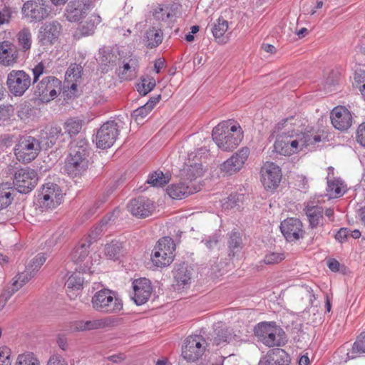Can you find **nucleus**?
I'll list each match as a JSON object with an SVG mask.
<instances>
[{"label":"nucleus","mask_w":365,"mask_h":365,"mask_svg":"<svg viewBox=\"0 0 365 365\" xmlns=\"http://www.w3.org/2000/svg\"><path fill=\"white\" fill-rule=\"evenodd\" d=\"M60 135H61V128L60 127H51L46 135V138L48 140L46 143L48 146L51 147L53 145Z\"/></svg>","instance_id":"obj_54"},{"label":"nucleus","mask_w":365,"mask_h":365,"mask_svg":"<svg viewBox=\"0 0 365 365\" xmlns=\"http://www.w3.org/2000/svg\"><path fill=\"white\" fill-rule=\"evenodd\" d=\"M38 180V174L34 170L28 168L19 169L14 174V189L20 193H29L36 186Z\"/></svg>","instance_id":"obj_12"},{"label":"nucleus","mask_w":365,"mask_h":365,"mask_svg":"<svg viewBox=\"0 0 365 365\" xmlns=\"http://www.w3.org/2000/svg\"><path fill=\"white\" fill-rule=\"evenodd\" d=\"M118 322L119 319L114 317H106L87 321L80 320L75 322L74 329L78 331H83L103 329L116 326Z\"/></svg>","instance_id":"obj_21"},{"label":"nucleus","mask_w":365,"mask_h":365,"mask_svg":"<svg viewBox=\"0 0 365 365\" xmlns=\"http://www.w3.org/2000/svg\"><path fill=\"white\" fill-rule=\"evenodd\" d=\"M90 148L84 138H79L70 143V153L65 168L69 175H77L85 171L88 166Z\"/></svg>","instance_id":"obj_2"},{"label":"nucleus","mask_w":365,"mask_h":365,"mask_svg":"<svg viewBox=\"0 0 365 365\" xmlns=\"http://www.w3.org/2000/svg\"><path fill=\"white\" fill-rule=\"evenodd\" d=\"M255 334L264 345L272 346H283L286 334L283 329L274 322H261L255 328Z\"/></svg>","instance_id":"obj_4"},{"label":"nucleus","mask_w":365,"mask_h":365,"mask_svg":"<svg viewBox=\"0 0 365 365\" xmlns=\"http://www.w3.org/2000/svg\"><path fill=\"white\" fill-rule=\"evenodd\" d=\"M235 336L236 335L232 334L231 329L218 323L215 325L211 336L207 337L206 346L208 347L225 346L230 343Z\"/></svg>","instance_id":"obj_22"},{"label":"nucleus","mask_w":365,"mask_h":365,"mask_svg":"<svg viewBox=\"0 0 365 365\" xmlns=\"http://www.w3.org/2000/svg\"><path fill=\"white\" fill-rule=\"evenodd\" d=\"M100 16L93 14L88 16L84 21L81 22L78 30L82 36H91L94 34L97 26L101 23Z\"/></svg>","instance_id":"obj_34"},{"label":"nucleus","mask_w":365,"mask_h":365,"mask_svg":"<svg viewBox=\"0 0 365 365\" xmlns=\"http://www.w3.org/2000/svg\"><path fill=\"white\" fill-rule=\"evenodd\" d=\"M98 59L101 63L103 71L107 72L110 68L120 65L121 57L117 49L103 48L99 50Z\"/></svg>","instance_id":"obj_28"},{"label":"nucleus","mask_w":365,"mask_h":365,"mask_svg":"<svg viewBox=\"0 0 365 365\" xmlns=\"http://www.w3.org/2000/svg\"><path fill=\"white\" fill-rule=\"evenodd\" d=\"M14 293V292H13L12 290L11 291L8 290L1 294V296H0V310H1L4 308V307L6 304L7 301L10 299V297H11V295Z\"/></svg>","instance_id":"obj_64"},{"label":"nucleus","mask_w":365,"mask_h":365,"mask_svg":"<svg viewBox=\"0 0 365 365\" xmlns=\"http://www.w3.org/2000/svg\"><path fill=\"white\" fill-rule=\"evenodd\" d=\"M327 191L332 197L341 196L345 192V186L340 180H327Z\"/></svg>","instance_id":"obj_46"},{"label":"nucleus","mask_w":365,"mask_h":365,"mask_svg":"<svg viewBox=\"0 0 365 365\" xmlns=\"http://www.w3.org/2000/svg\"><path fill=\"white\" fill-rule=\"evenodd\" d=\"M61 29V25L57 21L46 23L40 29L38 36L41 44L43 46L53 44L58 39Z\"/></svg>","instance_id":"obj_23"},{"label":"nucleus","mask_w":365,"mask_h":365,"mask_svg":"<svg viewBox=\"0 0 365 365\" xmlns=\"http://www.w3.org/2000/svg\"><path fill=\"white\" fill-rule=\"evenodd\" d=\"M280 230L288 242H293L303 238L304 231L302 222L297 218L290 217L281 222Z\"/></svg>","instance_id":"obj_19"},{"label":"nucleus","mask_w":365,"mask_h":365,"mask_svg":"<svg viewBox=\"0 0 365 365\" xmlns=\"http://www.w3.org/2000/svg\"><path fill=\"white\" fill-rule=\"evenodd\" d=\"M83 125V121L77 118H69L64 123L65 132L71 137L78 134Z\"/></svg>","instance_id":"obj_47"},{"label":"nucleus","mask_w":365,"mask_h":365,"mask_svg":"<svg viewBox=\"0 0 365 365\" xmlns=\"http://www.w3.org/2000/svg\"><path fill=\"white\" fill-rule=\"evenodd\" d=\"M45 73V66L42 62L38 63L33 68V83H36L39 77Z\"/></svg>","instance_id":"obj_57"},{"label":"nucleus","mask_w":365,"mask_h":365,"mask_svg":"<svg viewBox=\"0 0 365 365\" xmlns=\"http://www.w3.org/2000/svg\"><path fill=\"white\" fill-rule=\"evenodd\" d=\"M31 83L30 76L23 70H12L7 76L6 84L15 96H21Z\"/></svg>","instance_id":"obj_13"},{"label":"nucleus","mask_w":365,"mask_h":365,"mask_svg":"<svg viewBox=\"0 0 365 365\" xmlns=\"http://www.w3.org/2000/svg\"><path fill=\"white\" fill-rule=\"evenodd\" d=\"M330 118L333 126L342 131L351 127L353 120L351 112L344 106L335 107L331 112Z\"/></svg>","instance_id":"obj_24"},{"label":"nucleus","mask_w":365,"mask_h":365,"mask_svg":"<svg viewBox=\"0 0 365 365\" xmlns=\"http://www.w3.org/2000/svg\"><path fill=\"white\" fill-rule=\"evenodd\" d=\"M36 274L31 269L26 267V270L23 272L19 273L16 276V279L12 284V292H16L20 287L29 282Z\"/></svg>","instance_id":"obj_39"},{"label":"nucleus","mask_w":365,"mask_h":365,"mask_svg":"<svg viewBox=\"0 0 365 365\" xmlns=\"http://www.w3.org/2000/svg\"><path fill=\"white\" fill-rule=\"evenodd\" d=\"M115 212H112L106 216H105L100 222L98 226H96L89 234L88 237L90 238V241L91 240H96L97 237L103 232L106 229V225L110 222H113L115 220Z\"/></svg>","instance_id":"obj_40"},{"label":"nucleus","mask_w":365,"mask_h":365,"mask_svg":"<svg viewBox=\"0 0 365 365\" xmlns=\"http://www.w3.org/2000/svg\"><path fill=\"white\" fill-rule=\"evenodd\" d=\"M150 106L145 104L143 106L139 107L138 108L133 110L132 113V116L135 118L136 121L142 120L144 118H145L151 111Z\"/></svg>","instance_id":"obj_55"},{"label":"nucleus","mask_w":365,"mask_h":365,"mask_svg":"<svg viewBox=\"0 0 365 365\" xmlns=\"http://www.w3.org/2000/svg\"><path fill=\"white\" fill-rule=\"evenodd\" d=\"M232 120L222 121L212 132L213 140L223 151H231L237 148L243 138V131L239 124Z\"/></svg>","instance_id":"obj_1"},{"label":"nucleus","mask_w":365,"mask_h":365,"mask_svg":"<svg viewBox=\"0 0 365 365\" xmlns=\"http://www.w3.org/2000/svg\"><path fill=\"white\" fill-rule=\"evenodd\" d=\"M134 297H133L137 305L145 304L150 297L152 287L149 279L140 278L133 282Z\"/></svg>","instance_id":"obj_26"},{"label":"nucleus","mask_w":365,"mask_h":365,"mask_svg":"<svg viewBox=\"0 0 365 365\" xmlns=\"http://www.w3.org/2000/svg\"><path fill=\"white\" fill-rule=\"evenodd\" d=\"M61 91V81L54 76L43 78L36 85L34 94L42 102H49L54 99Z\"/></svg>","instance_id":"obj_9"},{"label":"nucleus","mask_w":365,"mask_h":365,"mask_svg":"<svg viewBox=\"0 0 365 365\" xmlns=\"http://www.w3.org/2000/svg\"><path fill=\"white\" fill-rule=\"evenodd\" d=\"M351 230L346 227H342L341 228L335 235V239L343 243L345 242L348 237L349 236Z\"/></svg>","instance_id":"obj_59"},{"label":"nucleus","mask_w":365,"mask_h":365,"mask_svg":"<svg viewBox=\"0 0 365 365\" xmlns=\"http://www.w3.org/2000/svg\"><path fill=\"white\" fill-rule=\"evenodd\" d=\"M47 259V255L45 253L38 254L27 266L33 272H36L40 269V267L45 263Z\"/></svg>","instance_id":"obj_53"},{"label":"nucleus","mask_w":365,"mask_h":365,"mask_svg":"<svg viewBox=\"0 0 365 365\" xmlns=\"http://www.w3.org/2000/svg\"><path fill=\"white\" fill-rule=\"evenodd\" d=\"M153 16L158 21H166L173 16V11L169 6H158L153 11Z\"/></svg>","instance_id":"obj_52"},{"label":"nucleus","mask_w":365,"mask_h":365,"mask_svg":"<svg viewBox=\"0 0 365 365\" xmlns=\"http://www.w3.org/2000/svg\"><path fill=\"white\" fill-rule=\"evenodd\" d=\"M339 76L336 71H331L329 73L326 80V85L328 86H334L339 83Z\"/></svg>","instance_id":"obj_61"},{"label":"nucleus","mask_w":365,"mask_h":365,"mask_svg":"<svg viewBox=\"0 0 365 365\" xmlns=\"http://www.w3.org/2000/svg\"><path fill=\"white\" fill-rule=\"evenodd\" d=\"M228 29V22L227 21L219 18L217 20V24H215L212 29V32L213 36L217 38L222 37Z\"/></svg>","instance_id":"obj_51"},{"label":"nucleus","mask_w":365,"mask_h":365,"mask_svg":"<svg viewBox=\"0 0 365 365\" xmlns=\"http://www.w3.org/2000/svg\"><path fill=\"white\" fill-rule=\"evenodd\" d=\"M304 211L308 218L310 228L314 229L319 225H323L324 209L322 207L308 206L305 208Z\"/></svg>","instance_id":"obj_32"},{"label":"nucleus","mask_w":365,"mask_h":365,"mask_svg":"<svg viewBox=\"0 0 365 365\" xmlns=\"http://www.w3.org/2000/svg\"><path fill=\"white\" fill-rule=\"evenodd\" d=\"M127 207L133 216L144 218L150 215L153 209V205L149 198L141 196L131 200Z\"/></svg>","instance_id":"obj_25"},{"label":"nucleus","mask_w":365,"mask_h":365,"mask_svg":"<svg viewBox=\"0 0 365 365\" xmlns=\"http://www.w3.org/2000/svg\"><path fill=\"white\" fill-rule=\"evenodd\" d=\"M171 175L167 172L164 173L161 170H156L148 175L147 182L153 187H163L170 182Z\"/></svg>","instance_id":"obj_36"},{"label":"nucleus","mask_w":365,"mask_h":365,"mask_svg":"<svg viewBox=\"0 0 365 365\" xmlns=\"http://www.w3.org/2000/svg\"><path fill=\"white\" fill-rule=\"evenodd\" d=\"M175 250V245L172 238L165 237L159 240L151 254L153 264L158 267L169 265L173 261Z\"/></svg>","instance_id":"obj_6"},{"label":"nucleus","mask_w":365,"mask_h":365,"mask_svg":"<svg viewBox=\"0 0 365 365\" xmlns=\"http://www.w3.org/2000/svg\"><path fill=\"white\" fill-rule=\"evenodd\" d=\"M61 197L60 187L57 184L47 182L43 185L38 203L43 211L53 210L61 204Z\"/></svg>","instance_id":"obj_11"},{"label":"nucleus","mask_w":365,"mask_h":365,"mask_svg":"<svg viewBox=\"0 0 365 365\" xmlns=\"http://www.w3.org/2000/svg\"><path fill=\"white\" fill-rule=\"evenodd\" d=\"M284 259V255L279 252H269L264 257V262L267 264H273L282 262Z\"/></svg>","instance_id":"obj_56"},{"label":"nucleus","mask_w":365,"mask_h":365,"mask_svg":"<svg viewBox=\"0 0 365 365\" xmlns=\"http://www.w3.org/2000/svg\"><path fill=\"white\" fill-rule=\"evenodd\" d=\"M51 9L48 0H30L24 4L21 11L30 21L36 22L48 18Z\"/></svg>","instance_id":"obj_8"},{"label":"nucleus","mask_w":365,"mask_h":365,"mask_svg":"<svg viewBox=\"0 0 365 365\" xmlns=\"http://www.w3.org/2000/svg\"><path fill=\"white\" fill-rule=\"evenodd\" d=\"M15 365H40V362L33 353L26 352L18 356Z\"/></svg>","instance_id":"obj_50"},{"label":"nucleus","mask_w":365,"mask_h":365,"mask_svg":"<svg viewBox=\"0 0 365 365\" xmlns=\"http://www.w3.org/2000/svg\"><path fill=\"white\" fill-rule=\"evenodd\" d=\"M206 347V340L201 336H189L184 341L182 356L187 361H195L202 356Z\"/></svg>","instance_id":"obj_10"},{"label":"nucleus","mask_w":365,"mask_h":365,"mask_svg":"<svg viewBox=\"0 0 365 365\" xmlns=\"http://www.w3.org/2000/svg\"><path fill=\"white\" fill-rule=\"evenodd\" d=\"M91 244V242L90 240H85V242L80 243L74 248L71 253V258L75 263L83 262L87 259L89 254L88 248Z\"/></svg>","instance_id":"obj_37"},{"label":"nucleus","mask_w":365,"mask_h":365,"mask_svg":"<svg viewBox=\"0 0 365 365\" xmlns=\"http://www.w3.org/2000/svg\"><path fill=\"white\" fill-rule=\"evenodd\" d=\"M365 353V334L361 333L353 344L351 350L347 355L349 359H354L358 354Z\"/></svg>","instance_id":"obj_44"},{"label":"nucleus","mask_w":365,"mask_h":365,"mask_svg":"<svg viewBox=\"0 0 365 365\" xmlns=\"http://www.w3.org/2000/svg\"><path fill=\"white\" fill-rule=\"evenodd\" d=\"M123 66H119L118 76L123 80L132 79L136 75L137 61L135 59L130 58L127 62L123 60L120 61V64Z\"/></svg>","instance_id":"obj_35"},{"label":"nucleus","mask_w":365,"mask_h":365,"mask_svg":"<svg viewBox=\"0 0 365 365\" xmlns=\"http://www.w3.org/2000/svg\"><path fill=\"white\" fill-rule=\"evenodd\" d=\"M168 195L173 199L180 200L197 192V190L189 182H179L173 183L167 188Z\"/></svg>","instance_id":"obj_29"},{"label":"nucleus","mask_w":365,"mask_h":365,"mask_svg":"<svg viewBox=\"0 0 365 365\" xmlns=\"http://www.w3.org/2000/svg\"><path fill=\"white\" fill-rule=\"evenodd\" d=\"M119 131V126L115 120H109L105 123L96 133V142L97 147L101 149L110 148L115 143Z\"/></svg>","instance_id":"obj_14"},{"label":"nucleus","mask_w":365,"mask_h":365,"mask_svg":"<svg viewBox=\"0 0 365 365\" xmlns=\"http://www.w3.org/2000/svg\"><path fill=\"white\" fill-rule=\"evenodd\" d=\"M19 50L16 45L9 41L0 42V63L9 66L17 62Z\"/></svg>","instance_id":"obj_27"},{"label":"nucleus","mask_w":365,"mask_h":365,"mask_svg":"<svg viewBox=\"0 0 365 365\" xmlns=\"http://www.w3.org/2000/svg\"><path fill=\"white\" fill-rule=\"evenodd\" d=\"M290 357L282 349H274L269 351L266 357L259 361V365H289Z\"/></svg>","instance_id":"obj_30"},{"label":"nucleus","mask_w":365,"mask_h":365,"mask_svg":"<svg viewBox=\"0 0 365 365\" xmlns=\"http://www.w3.org/2000/svg\"><path fill=\"white\" fill-rule=\"evenodd\" d=\"M155 85L156 83L154 78L145 76H143L140 82L137 84V89L140 95L145 96L155 88Z\"/></svg>","instance_id":"obj_42"},{"label":"nucleus","mask_w":365,"mask_h":365,"mask_svg":"<svg viewBox=\"0 0 365 365\" xmlns=\"http://www.w3.org/2000/svg\"><path fill=\"white\" fill-rule=\"evenodd\" d=\"M0 362L5 364V365H10V349L7 347H4L0 351Z\"/></svg>","instance_id":"obj_62"},{"label":"nucleus","mask_w":365,"mask_h":365,"mask_svg":"<svg viewBox=\"0 0 365 365\" xmlns=\"http://www.w3.org/2000/svg\"><path fill=\"white\" fill-rule=\"evenodd\" d=\"M207 152L208 150L204 147L198 149L195 155L192 153L188 155L189 161L187 163L184 165L183 168L181 169L180 172L182 176L190 180V184H191V181L192 180L202 176L203 173V168L202 164L197 161L201 159L202 154H205Z\"/></svg>","instance_id":"obj_15"},{"label":"nucleus","mask_w":365,"mask_h":365,"mask_svg":"<svg viewBox=\"0 0 365 365\" xmlns=\"http://www.w3.org/2000/svg\"><path fill=\"white\" fill-rule=\"evenodd\" d=\"M38 140L33 136H24L16 144L14 152L16 158L23 163H30L34 160L41 150Z\"/></svg>","instance_id":"obj_7"},{"label":"nucleus","mask_w":365,"mask_h":365,"mask_svg":"<svg viewBox=\"0 0 365 365\" xmlns=\"http://www.w3.org/2000/svg\"><path fill=\"white\" fill-rule=\"evenodd\" d=\"M250 155L247 147L240 149L220 166L221 173L226 175H232L239 172L245 165Z\"/></svg>","instance_id":"obj_17"},{"label":"nucleus","mask_w":365,"mask_h":365,"mask_svg":"<svg viewBox=\"0 0 365 365\" xmlns=\"http://www.w3.org/2000/svg\"><path fill=\"white\" fill-rule=\"evenodd\" d=\"M356 140L365 147V122L360 124L356 130Z\"/></svg>","instance_id":"obj_60"},{"label":"nucleus","mask_w":365,"mask_h":365,"mask_svg":"<svg viewBox=\"0 0 365 365\" xmlns=\"http://www.w3.org/2000/svg\"><path fill=\"white\" fill-rule=\"evenodd\" d=\"M192 269L187 264L182 262L175 265L173 270L175 289L180 291L187 289L190 284L192 276Z\"/></svg>","instance_id":"obj_20"},{"label":"nucleus","mask_w":365,"mask_h":365,"mask_svg":"<svg viewBox=\"0 0 365 365\" xmlns=\"http://www.w3.org/2000/svg\"><path fill=\"white\" fill-rule=\"evenodd\" d=\"M84 282V278L81 272L72 274L67 279L66 286L68 289H80Z\"/></svg>","instance_id":"obj_49"},{"label":"nucleus","mask_w":365,"mask_h":365,"mask_svg":"<svg viewBox=\"0 0 365 365\" xmlns=\"http://www.w3.org/2000/svg\"><path fill=\"white\" fill-rule=\"evenodd\" d=\"M93 309L101 313H117L123 309L122 300L109 289H101L92 297Z\"/></svg>","instance_id":"obj_5"},{"label":"nucleus","mask_w":365,"mask_h":365,"mask_svg":"<svg viewBox=\"0 0 365 365\" xmlns=\"http://www.w3.org/2000/svg\"><path fill=\"white\" fill-rule=\"evenodd\" d=\"M242 195L240 194L230 195L227 198V202H226L227 208H234L237 206H239L238 202L242 200Z\"/></svg>","instance_id":"obj_58"},{"label":"nucleus","mask_w":365,"mask_h":365,"mask_svg":"<svg viewBox=\"0 0 365 365\" xmlns=\"http://www.w3.org/2000/svg\"><path fill=\"white\" fill-rule=\"evenodd\" d=\"M95 0H71L66 6L64 16L69 22H78L92 8Z\"/></svg>","instance_id":"obj_16"},{"label":"nucleus","mask_w":365,"mask_h":365,"mask_svg":"<svg viewBox=\"0 0 365 365\" xmlns=\"http://www.w3.org/2000/svg\"><path fill=\"white\" fill-rule=\"evenodd\" d=\"M261 181L267 190L275 189L282 179L280 168L274 163L266 162L261 168Z\"/></svg>","instance_id":"obj_18"},{"label":"nucleus","mask_w":365,"mask_h":365,"mask_svg":"<svg viewBox=\"0 0 365 365\" xmlns=\"http://www.w3.org/2000/svg\"><path fill=\"white\" fill-rule=\"evenodd\" d=\"M14 189L8 183L0 185V210L6 208L14 200Z\"/></svg>","instance_id":"obj_38"},{"label":"nucleus","mask_w":365,"mask_h":365,"mask_svg":"<svg viewBox=\"0 0 365 365\" xmlns=\"http://www.w3.org/2000/svg\"><path fill=\"white\" fill-rule=\"evenodd\" d=\"M144 38L145 46L149 48H154L162 43L163 33L160 29L151 27L146 31Z\"/></svg>","instance_id":"obj_33"},{"label":"nucleus","mask_w":365,"mask_h":365,"mask_svg":"<svg viewBox=\"0 0 365 365\" xmlns=\"http://www.w3.org/2000/svg\"><path fill=\"white\" fill-rule=\"evenodd\" d=\"M19 45L21 46L23 51L26 52L31 48V33L28 28L21 29L16 36Z\"/></svg>","instance_id":"obj_43"},{"label":"nucleus","mask_w":365,"mask_h":365,"mask_svg":"<svg viewBox=\"0 0 365 365\" xmlns=\"http://www.w3.org/2000/svg\"><path fill=\"white\" fill-rule=\"evenodd\" d=\"M295 138L298 143V150L321 141V136L312 128L306 129L304 132L296 135Z\"/></svg>","instance_id":"obj_31"},{"label":"nucleus","mask_w":365,"mask_h":365,"mask_svg":"<svg viewBox=\"0 0 365 365\" xmlns=\"http://www.w3.org/2000/svg\"><path fill=\"white\" fill-rule=\"evenodd\" d=\"M293 117L286 118L279 123L274 130V133H277V139L274 142V151L282 155H290L298 150V143L294 138V132L292 129Z\"/></svg>","instance_id":"obj_3"},{"label":"nucleus","mask_w":365,"mask_h":365,"mask_svg":"<svg viewBox=\"0 0 365 365\" xmlns=\"http://www.w3.org/2000/svg\"><path fill=\"white\" fill-rule=\"evenodd\" d=\"M83 67L78 64H71L66 72V81L68 83L75 81L77 82L81 78Z\"/></svg>","instance_id":"obj_48"},{"label":"nucleus","mask_w":365,"mask_h":365,"mask_svg":"<svg viewBox=\"0 0 365 365\" xmlns=\"http://www.w3.org/2000/svg\"><path fill=\"white\" fill-rule=\"evenodd\" d=\"M122 250V243L113 240L110 244L105 247V255L111 259H118L120 257Z\"/></svg>","instance_id":"obj_45"},{"label":"nucleus","mask_w":365,"mask_h":365,"mask_svg":"<svg viewBox=\"0 0 365 365\" xmlns=\"http://www.w3.org/2000/svg\"><path fill=\"white\" fill-rule=\"evenodd\" d=\"M47 365H67V364L61 356L53 355L48 359Z\"/></svg>","instance_id":"obj_63"},{"label":"nucleus","mask_w":365,"mask_h":365,"mask_svg":"<svg viewBox=\"0 0 365 365\" xmlns=\"http://www.w3.org/2000/svg\"><path fill=\"white\" fill-rule=\"evenodd\" d=\"M242 245V240L241 235L239 232L232 230L229 234L228 247L230 249L229 255L234 256L235 252H237L241 248Z\"/></svg>","instance_id":"obj_41"}]
</instances>
